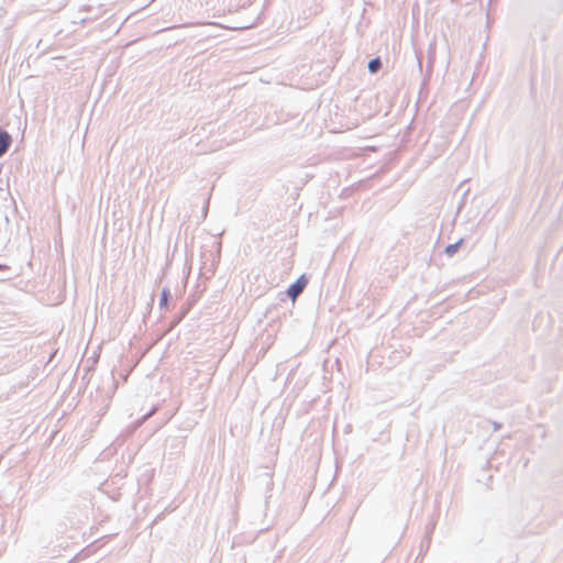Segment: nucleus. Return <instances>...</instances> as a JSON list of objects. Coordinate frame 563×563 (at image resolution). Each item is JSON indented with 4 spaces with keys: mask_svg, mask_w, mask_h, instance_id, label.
I'll return each instance as SVG.
<instances>
[{
    "mask_svg": "<svg viewBox=\"0 0 563 563\" xmlns=\"http://www.w3.org/2000/svg\"><path fill=\"white\" fill-rule=\"evenodd\" d=\"M273 476V471L266 466L263 468V472L255 477V486L264 496L265 507H267L268 500L272 497L271 492L274 488Z\"/></svg>",
    "mask_w": 563,
    "mask_h": 563,
    "instance_id": "1",
    "label": "nucleus"
},
{
    "mask_svg": "<svg viewBox=\"0 0 563 563\" xmlns=\"http://www.w3.org/2000/svg\"><path fill=\"white\" fill-rule=\"evenodd\" d=\"M308 283V276L306 274L300 275L285 291L278 294L279 301H285L287 298L295 301L303 292Z\"/></svg>",
    "mask_w": 563,
    "mask_h": 563,
    "instance_id": "2",
    "label": "nucleus"
},
{
    "mask_svg": "<svg viewBox=\"0 0 563 563\" xmlns=\"http://www.w3.org/2000/svg\"><path fill=\"white\" fill-rule=\"evenodd\" d=\"M12 141L11 134L0 126V158L8 152Z\"/></svg>",
    "mask_w": 563,
    "mask_h": 563,
    "instance_id": "3",
    "label": "nucleus"
},
{
    "mask_svg": "<svg viewBox=\"0 0 563 563\" xmlns=\"http://www.w3.org/2000/svg\"><path fill=\"white\" fill-rule=\"evenodd\" d=\"M172 300V292L169 288L164 287L161 291V298H159V309H167L168 302Z\"/></svg>",
    "mask_w": 563,
    "mask_h": 563,
    "instance_id": "4",
    "label": "nucleus"
},
{
    "mask_svg": "<svg viewBox=\"0 0 563 563\" xmlns=\"http://www.w3.org/2000/svg\"><path fill=\"white\" fill-rule=\"evenodd\" d=\"M463 242L464 240L460 239L455 243L448 244L444 249V254L449 257H452L453 255L456 254Z\"/></svg>",
    "mask_w": 563,
    "mask_h": 563,
    "instance_id": "5",
    "label": "nucleus"
},
{
    "mask_svg": "<svg viewBox=\"0 0 563 563\" xmlns=\"http://www.w3.org/2000/svg\"><path fill=\"white\" fill-rule=\"evenodd\" d=\"M383 66L382 59L379 56L369 59L367 64V69L371 74H376Z\"/></svg>",
    "mask_w": 563,
    "mask_h": 563,
    "instance_id": "6",
    "label": "nucleus"
},
{
    "mask_svg": "<svg viewBox=\"0 0 563 563\" xmlns=\"http://www.w3.org/2000/svg\"><path fill=\"white\" fill-rule=\"evenodd\" d=\"M156 411V407H153L147 413L143 416V420L147 419L150 416H152Z\"/></svg>",
    "mask_w": 563,
    "mask_h": 563,
    "instance_id": "7",
    "label": "nucleus"
},
{
    "mask_svg": "<svg viewBox=\"0 0 563 563\" xmlns=\"http://www.w3.org/2000/svg\"><path fill=\"white\" fill-rule=\"evenodd\" d=\"M493 427H494V430L497 431L503 427V424L500 422H493Z\"/></svg>",
    "mask_w": 563,
    "mask_h": 563,
    "instance_id": "8",
    "label": "nucleus"
},
{
    "mask_svg": "<svg viewBox=\"0 0 563 563\" xmlns=\"http://www.w3.org/2000/svg\"><path fill=\"white\" fill-rule=\"evenodd\" d=\"M0 269L1 271H8V269H10V267L8 265H5V264H1L0 263Z\"/></svg>",
    "mask_w": 563,
    "mask_h": 563,
    "instance_id": "9",
    "label": "nucleus"
},
{
    "mask_svg": "<svg viewBox=\"0 0 563 563\" xmlns=\"http://www.w3.org/2000/svg\"><path fill=\"white\" fill-rule=\"evenodd\" d=\"M181 318H183V316H181V317H179V318H178V319H177V320L172 324V328H173V327H175L178 322H180Z\"/></svg>",
    "mask_w": 563,
    "mask_h": 563,
    "instance_id": "10",
    "label": "nucleus"
},
{
    "mask_svg": "<svg viewBox=\"0 0 563 563\" xmlns=\"http://www.w3.org/2000/svg\"><path fill=\"white\" fill-rule=\"evenodd\" d=\"M208 211V206L205 207V209H202V212L206 214Z\"/></svg>",
    "mask_w": 563,
    "mask_h": 563,
    "instance_id": "11",
    "label": "nucleus"
}]
</instances>
